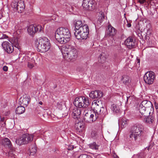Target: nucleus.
<instances>
[{"label":"nucleus","instance_id":"obj_1","mask_svg":"<svg viewBox=\"0 0 158 158\" xmlns=\"http://www.w3.org/2000/svg\"><path fill=\"white\" fill-rule=\"evenodd\" d=\"M71 36L70 31L66 27H60L56 30L55 32V38L61 44H65L69 42Z\"/></svg>","mask_w":158,"mask_h":158},{"label":"nucleus","instance_id":"obj_2","mask_svg":"<svg viewBox=\"0 0 158 158\" xmlns=\"http://www.w3.org/2000/svg\"><path fill=\"white\" fill-rule=\"evenodd\" d=\"M61 52L64 58L68 61H73L78 56L77 50L74 47L68 45L63 46Z\"/></svg>","mask_w":158,"mask_h":158},{"label":"nucleus","instance_id":"obj_3","mask_svg":"<svg viewBox=\"0 0 158 158\" xmlns=\"http://www.w3.org/2000/svg\"><path fill=\"white\" fill-rule=\"evenodd\" d=\"M100 110H98L94 109L92 112L91 111H88L85 113L84 117V119L85 121L91 123L95 121L96 119L101 115L102 116L104 114L103 111L105 110L104 108L100 107Z\"/></svg>","mask_w":158,"mask_h":158},{"label":"nucleus","instance_id":"obj_4","mask_svg":"<svg viewBox=\"0 0 158 158\" xmlns=\"http://www.w3.org/2000/svg\"><path fill=\"white\" fill-rule=\"evenodd\" d=\"M143 126L140 124H136L132 127L129 135V139L139 141L143 133Z\"/></svg>","mask_w":158,"mask_h":158},{"label":"nucleus","instance_id":"obj_5","mask_svg":"<svg viewBox=\"0 0 158 158\" xmlns=\"http://www.w3.org/2000/svg\"><path fill=\"white\" fill-rule=\"evenodd\" d=\"M35 43L38 52H45L48 51L50 48V41L46 37L40 38L36 40Z\"/></svg>","mask_w":158,"mask_h":158},{"label":"nucleus","instance_id":"obj_6","mask_svg":"<svg viewBox=\"0 0 158 158\" xmlns=\"http://www.w3.org/2000/svg\"><path fill=\"white\" fill-rule=\"evenodd\" d=\"M90 104L89 98L84 96H80L75 98L74 102L75 106L79 108H86Z\"/></svg>","mask_w":158,"mask_h":158},{"label":"nucleus","instance_id":"obj_7","mask_svg":"<svg viewBox=\"0 0 158 158\" xmlns=\"http://www.w3.org/2000/svg\"><path fill=\"white\" fill-rule=\"evenodd\" d=\"M1 143L5 148L9 149L10 151L7 153L8 156L12 158H15L16 156L14 153L15 149L12 147L10 140L8 138H4L2 139Z\"/></svg>","mask_w":158,"mask_h":158},{"label":"nucleus","instance_id":"obj_8","mask_svg":"<svg viewBox=\"0 0 158 158\" xmlns=\"http://www.w3.org/2000/svg\"><path fill=\"white\" fill-rule=\"evenodd\" d=\"M80 30H76L74 33L76 38L78 39H86L89 34V28L87 24H84L83 28H81Z\"/></svg>","mask_w":158,"mask_h":158},{"label":"nucleus","instance_id":"obj_9","mask_svg":"<svg viewBox=\"0 0 158 158\" xmlns=\"http://www.w3.org/2000/svg\"><path fill=\"white\" fill-rule=\"evenodd\" d=\"M34 135L33 134H24L16 140V143L18 145L27 144L31 142L33 140Z\"/></svg>","mask_w":158,"mask_h":158},{"label":"nucleus","instance_id":"obj_10","mask_svg":"<svg viewBox=\"0 0 158 158\" xmlns=\"http://www.w3.org/2000/svg\"><path fill=\"white\" fill-rule=\"evenodd\" d=\"M82 6L86 10H93L96 8V3L94 0H83Z\"/></svg>","mask_w":158,"mask_h":158},{"label":"nucleus","instance_id":"obj_11","mask_svg":"<svg viewBox=\"0 0 158 158\" xmlns=\"http://www.w3.org/2000/svg\"><path fill=\"white\" fill-rule=\"evenodd\" d=\"M154 72L151 71L147 72L144 75L143 79L145 82L148 85L152 84L154 81L155 76Z\"/></svg>","mask_w":158,"mask_h":158},{"label":"nucleus","instance_id":"obj_12","mask_svg":"<svg viewBox=\"0 0 158 158\" xmlns=\"http://www.w3.org/2000/svg\"><path fill=\"white\" fill-rule=\"evenodd\" d=\"M116 32L115 29L111 25L108 26V29L106 31L105 37L107 38L111 37L112 40L110 43L111 44L113 43L114 38L113 36L116 34Z\"/></svg>","mask_w":158,"mask_h":158},{"label":"nucleus","instance_id":"obj_13","mask_svg":"<svg viewBox=\"0 0 158 158\" xmlns=\"http://www.w3.org/2000/svg\"><path fill=\"white\" fill-rule=\"evenodd\" d=\"M2 46L4 50L8 53H11L14 51L13 46L8 41L3 42Z\"/></svg>","mask_w":158,"mask_h":158},{"label":"nucleus","instance_id":"obj_14","mask_svg":"<svg viewBox=\"0 0 158 158\" xmlns=\"http://www.w3.org/2000/svg\"><path fill=\"white\" fill-rule=\"evenodd\" d=\"M140 104L147 109L146 110H148L149 111H152V112L153 111V105L150 101L144 100Z\"/></svg>","mask_w":158,"mask_h":158},{"label":"nucleus","instance_id":"obj_15","mask_svg":"<svg viewBox=\"0 0 158 158\" xmlns=\"http://www.w3.org/2000/svg\"><path fill=\"white\" fill-rule=\"evenodd\" d=\"M102 93L101 91L95 90L91 91L89 94V96L91 98L95 99L100 98L102 96Z\"/></svg>","mask_w":158,"mask_h":158},{"label":"nucleus","instance_id":"obj_16","mask_svg":"<svg viewBox=\"0 0 158 158\" xmlns=\"http://www.w3.org/2000/svg\"><path fill=\"white\" fill-rule=\"evenodd\" d=\"M84 124L81 122H78L75 124V128L77 134L83 132L85 130Z\"/></svg>","mask_w":158,"mask_h":158},{"label":"nucleus","instance_id":"obj_17","mask_svg":"<svg viewBox=\"0 0 158 158\" xmlns=\"http://www.w3.org/2000/svg\"><path fill=\"white\" fill-rule=\"evenodd\" d=\"M145 109L143 106L141 104H140L139 107V113L141 114V116L140 115V117L141 118H142V116H145L148 114H150L151 113V111H149L148 110H146Z\"/></svg>","mask_w":158,"mask_h":158},{"label":"nucleus","instance_id":"obj_18","mask_svg":"<svg viewBox=\"0 0 158 158\" xmlns=\"http://www.w3.org/2000/svg\"><path fill=\"white\" fill-rule=\"evenodd\" d=\"M125 43L129 48L131 49L134 48L135 42L132 37H129L125 41Z\"/></svg>","mask_w":158,"mask_h":158},{"label":"nucleus","instance_id":"obj_19","mask_svg":"<svg viewBox=\"0 0 158 158\" xmlns=\"http://www.w3.org/2000/svg\"><path fill=\"white\" fill-rule=\"evenodd\" d=\"M142 119L144 122L149 124H152L153 123L154 120V118L151 115H149L148 116H146L142 118Z\"/></svg>","mask_w":158,"mask_h":158},{"label":"nucleus","instance_id":"obj_20","mask_svg":"<svg viewBox=\"0 0 158 158\" xmlns=\"http://www.w3.org/2000/svg\"><path fill=\"white\" fill-rule=\"evenodd\" d=\"M19 101L21 105L25 106H27L29 103L30 99L28 97L25 95L21 97L19 99Z\"/></svg>","mask_w":158,"mask_h":158},{"label":"nucleus","instance_id":"obj_21","mask_svg":"<svg viewBox=\"0 0 158 158\" xmlns=\"http://www.w3.org/2000/svg\"><path fill=\"white\" fill-rule=\"evenodd\" d=\"M81 114V111L77 107H75L72 111V115L74 118H79Z\"/></svg>","mask_w":158,"mask_h":158},{"label":"nucleus","instance_id":"obj_22","mask_svg":"<svg viewBox=\"0 0 158 158\" xmlns=\"http://www.w3.org/2000/svg\"><path fill=\"white\" fill-rule=\"evenodd\" d=\"M25 9V6L23 2L21 1L18 2V5L16 10L19 13H22Z\"/></svg>","mask_w":158,"mask_h":158},{"label":"nucleus","instance_id":"obj_23","mask_svg":"<svg viewBox=\"0 0 158 158\" xmlns=\"http://www.w3.org/2000/svg\"><path fill=\"white\" fill-rule=\"evenodd\" d=\"M76 30H80L81 28H83L84 25H83L82 21L81 20L77 21L74 24Z\"/></svg>","mask_w":158,"mask_h":158},{"label":"nucleus","instance_id":"obj_24","mask_svg":"<svg viewBox=\"0 0 158 158\" xmlns=\"http://www.w3.org/2000/svg\"><path fill=\"white\" fill-rule=\"evenodd\" d=\"M118 124L121 125V127L124 128L127 124V120L125 118H123L119 120Z\"/></svg>","mask_w":158,"mask_h":158},{"label":"nucleus","instance_id":"obj_25","mask_svg":"<svg viewBox=\"0 0 158 158\" xmlns=\"http://www.w3.org/2000/svg\"><path fill=\"white\" fill-rule=\"evenodd\" d=\"M121 80L124 84L127 85L129 84L130 81V77L127 75H123Z\"/></svg>","mask_w":158,"mask_h":158},{"label":"nucleus","instance_id":"obj_26","mask_svg":"<svg viewBox=\"0 0 158 158\" xmlns=\"http://www.w3.org/2000/svg\"><path fill=\"white\" fill-rule=\"evenodd\" d=\"M25 108L23 106H18L16 109L15 112L17 114H19L24 113L25 111Z\"/></svg>","mask_w":158,"mask_h":158},{"label":"nucleus","instance_id":"obj_27","mask_svg":"<svg viewBox=\"0 0 158 158\" xmlns=\"http://www.w3.org/2000/svg\"><path fill=\"white\" fill-rule=\"evenodd\" d=\"M28 34L31 35H33L35 34L34 32V25L32 24L29 26L27 28Z\"/></svg>","mask_w":158,"mask_h":158},{"label":"nucleus","instance_id":"obj_28","mask_svg":"<svg viewBox=\"0 0 158 158\" xmlns=\"http://www.w3.org/2000/svg\"><path fill=\"white\" fill-rule=\"evenodd\" d=\"M43 29V28L41 25H38L36 26L35 25L34 26V32L35 33V32H40Z\"/></svg>","mask_w":158,"mask_h":158},{"label":"nucleus","instance_id":"obj_29","mask_svg":"<svg viewBox=\"0 0 158 158\" xmlns=\"http://www.w3.org/2000/svg\"><path fill=\"white\" fill-rule=\"evenodd\" d=\"M6 123L3 122H0V130L1 131H6Z\"/></svg>","mask_w":158,"mask_h":158},{"label":"nucleus","instance_id":"obj_30","mask_svg":"<svg viewBox=\"0 0 158 158\" xmlns=\"http://www.w3.org/2000/svg\"><path fill=\"white\" fill-rule=\"evenodd\" d=\"M98 135V132L97 130L93 129L91 133V136L92 138L96 137Z\"/></svg>","mask_w":158,"mask_h":158},{"label":"nucleus","instance_id":"obj_31","mask_svg":"<svg viewBox=\"0 0 158 158\" xmlns=\"http://www.w3.org/2000/svg\"><path fill=\"white\" fill-rule=\"evenodd\" d=\"M111 110L114 112L116 113H118L119 112L120 109L118 106L114 104H113L112 106Z\"/></svg>","mask_w":158,"mask_h":158},{"label":"nucleus","instance_id":"obj_32","mask_svg":"<svg viewBox=\"0 0 158 158\" xmlns=\"http://www.w3.org/2000/svg\"><path fill=\"white\" fill-rule=\"evenodd\" d=\"M90 148L93 149L97 150L98 149V146L95 142H93L90 144Z\"/></svg>","mask_w":158,"mask_h":158},{"label":"nucleus","instance_id":"obj_33","mask_svg":"<svg viewBox=\"0 0 158 158\" xmlns=\"http://www.w3.org/2000/svg\"><path fill=\"white\" fill-rule=\"evenodd\" d=\"M30 155H34L36 152V148L34 147L32 148L31 149H30Z\"/></svg>","mask_w":158,"mask_h":158},{"label":"nucleus","instance_id":"obj_34","mask_svg":"<svg viewBox=\"0 0 158 158\" xmlns=\"http://www.w3.org/2000/svg\"><path fill=\"white\" fill-rule=\"evenodd\" d=\"M18 5V2H17L15 1L12 2L11 4V6L12 8H14L15 10H16Z\"/></svg>","mask_w":158,"mask_h":158},{"label":"nucleus","instance_id":"obj_35","mask_svg":"<svg viewBox=\"0 0 158 158\" xmlns=\"http://www.w3.org/2000/svg\"><path fill=\"white\" fill-rule=\"evenodd\" d=\"M14 46L18 49H19L20 46L18 42V40L15 39L14 41Z\"/></svg>","mask_w":158,"mask_h":158},{"label":"nucleus","instance_id":"obj_36","mask_svg":"<svg viewBox=\"0 0 158 158\" xmlns=\"http://www.w3.org/2000/svg\"><path fill=\"white\" fill-rule=\"evenodd\" d=\"M64 6H65V8L67 10H70L69 8L71 7L70 5L68 3H65L64 4Z\"/></svg>","mask_w":158,"mask_h":158},{"label":"nucleus","instance_id":"obj_37","mask_svg":"<svg viewBox=\"0 0 158 158\" xmlns=\"http://www.w3.org/2000/svg\"><path fill=\"white\" fill-rule=\"evenodd\" d=\"M8 38V36L5 34H2L0 35V40L6 39Z\"/></svg>","mask_w":158,"mask_h":158},{"label":"nucleus","instance_id":"obj_38","mask_svg":"<svg viewBox=\"0 0 158 158\" xmlns=\"http://www.w3.org/2000/svg\"><path fill=\"white\" fill-rule=\"evenodd\" d=\"M0 122H3L4 123H6V119L4 117H2L0 116Z\"/></svg>","mask_w":158,"mask_h":158},{"label":"nucleus","instance_id":"obj_39","mask_svg":"<svg viewBox=\"0 0 158 158\" xmlns=\"http://www.w3.org/2000/svg\"><path fill=\"white\" fill-rule=\"evenodd\" d=\"M144 154L143 152H141L137 155L138 158H143V157Z\"/></svg>","mask_w":158,"mask_h":158},{"label":"nucleus","instance_id":"obj_40","mask_svg":"<svg viewBox=\"0 0 158 158\" xmlns=\"http://www.w3.org/2000/svg\"><path fill=\"white\" fill-rule=\"evenodd\" d=\"M78 158H89L86 154H82L80 155Z\"/></svg>","mask_w":158,"mask_h":158},{"label":"nucleus","instance_id":"obj_41","mask_svg":"<svg viewBox=\"0 0 158 158\" xmlns=\"http://www.w3.org/2000/svg\"><path fill=\"white\" fill-rule=\"evenodd\" d=\"M28 66L29 68L31 69L33 67L34 65L33 64L30 63L28 62Z\"/></svg>","mask_w":158,"mask_h":158},{"label":"nucleus","instance_id":"obj_42","mask_svg":"<svg viewBox=\"0 0 158 158\" xmlns=\"http://www.w3.org/2000/svg\"><path fill=\"white\" fill-rule=\"evenodd\" d=\"M99 101H98V102H97V101H93V102H92V104H95V105H96L98 107L99 106Z\"/></svg>","mask_w":158,"mask_h":158},{"label":"nucleus","instance_id":"obj_43","mask_svg":"<svg viewBox=\"0 0 158 158\" xmlns=\"http://www.w3.org/2000/svg\"><path fill=\"white\" fill-rule=\"evenodd\" d=\"M100 17H101V19L102 20H103L105 18L104 14L102 12H101V16H100Z\"/></svg>","mask_w":158,"mask_h":158},{"label":"nucleus","instance_id":"obj_44","mask_svg":"<svg viewBox=\"0 0 158 158\" xmlns=\"http://www.w3.org/2000/svg\"><path fill=\"white\" fill-rule=\"evenodd\" d=\"M8 68L6 66H4L3 68V70L5 71H7L8 70Z\"/></svg>","mask_w":158,"mask_h":158},{"label":"nucleus","instance_id":"obj_45","mask_svg":"<svg viewBox=\"0 0 158 158\" xmlns=\"http://www.w3.org/2000/svg\"><path fill=\"white\" fill-rule=\"evenodd\" d=\"M102 67L103 68H105L106 67V62H104V61L103 62V61H102Z\"/></svg>","mask_w":158,"mask_h":158},{"label":"nucleus","instance_id":"obj_46","mask_svg":"<svg viewBox=\"0 0 158 158\" xmlns=\"http://www.w3.org/2000/svg\"><path fill=\"white\" fill-rule=\"evenodd\" d=\"M139 2L141 4H143L146 2L145 0H139Z\"/></svg>","mask_w":158,"mask_h":158},{"label":"nucleus","instance_id":"obj_47","mask_svg":"<svg viewBox=\"0 0 158 158\" xmlns=\"http://www.w3.org/2000/svg\"><path fill=\"white\" fill-rule=\"evenodd\" d=\"M155 106L156 109H158V104L156 102L155 103Z\"/></svg>","mask_w":158,"mask_h":158},{"label":"nucleus","instance_id":"obj_48","mask_svg":"<svg viewBox=\"0 0 158 158\" xmlns=\"http://www.w3.org/2000/svg\"><path fill=\"white\" fill-rule=\"evenodd\" d=\"M140 60L139 59H137V64H138V65H139L140 63Z\"/></svg>","mask_w":158,"mask_h":158},{"label":"nucleus","instance_id":"obj_49","mask_svg":"<svg viewBox=\"0 0 158 158\" xmlns=\"http://www.w3.org/2000/svg\"><path fill=\"white\" fill-rule=\"evenodd\" d=\"M30 56H31V55H30L29 54H27L26 56V57L30 58Z\"/></svg>","mask_w":158,"mask_h":158},{"label":"nucleus","instance_id":"obj_50","mask_svg":"<svg viewBox=\"0 0 158 158\" xmlns=\"http://www.w3.org/2000/svg\"><path fill=\"white\" fill-rule=\"evenodd\" d=\"M131 26V24L130 23H128L127 24V27H130Z\"/></svg>","mask_w":158,"mask_h":158},{"label":"nucleus","instance_id":"obj_51","mask_svg":"<svg viewBox=\"0 0 158 158\" xmlns=\"http://www.w3.org/2000/svg\"><path fill=\"white\" fill-rule=\"evenodd\" d=\"M130 98V96L127 97V102H128V100Z\"/></svg>","mask_w":158,"mask_h":158},{"label":"nucleus","instance_id":"obj_52","mask_svg":"<svg viewBox=\"0 0 158 158\" xmlns=\"http://www.w3.org/2000/svg\"><path fill=\"white\" fill-rule=\"evenodd\" d=\"M39 104L41 105H42L43 104V102L41 101H40V102H39Z\"/></svg>","mask_w":158,"mask_h":158},{"label":"nucleus","instance_id":"obj_53","mask_svg":"<svg viewBox=\"0 0 158 158\" xmlns=\"http://www.w3.org/2000/svg\"><path fill=\"white\" fill-rule=\"evenodd\" d=\"M103 56L102 55H101L100 59H101L102 58Z\"/></svg>","mask_w":158,"mask_h":158},{"label":"nucleus","instance_id":"obj_54","mask_svg":"<svg viewBox=\"0 0 158 158\" xmlns=\"http://www.w3.org/2000/svg\"><path fill=\"white\" fill-rule=\"evenodd\" d=\"M98 108V107H97V106L96 107V109H97Z\"/></svg>","mask_w":158,"mask_h":158},{"label":"nucleus","instance_id":"obj_55","mask_svg":"<svg viewBox=\"0 0 158 158\" xmlns=\"http://www.w3.org/2000/svg\"><path fill=\"white\" fill-rule=\"evenodd\" d=\"M104 59H105V60L106 59V58H104Z\"/></svg>","mask_w":158,"mask_h":158}]
</instances>
